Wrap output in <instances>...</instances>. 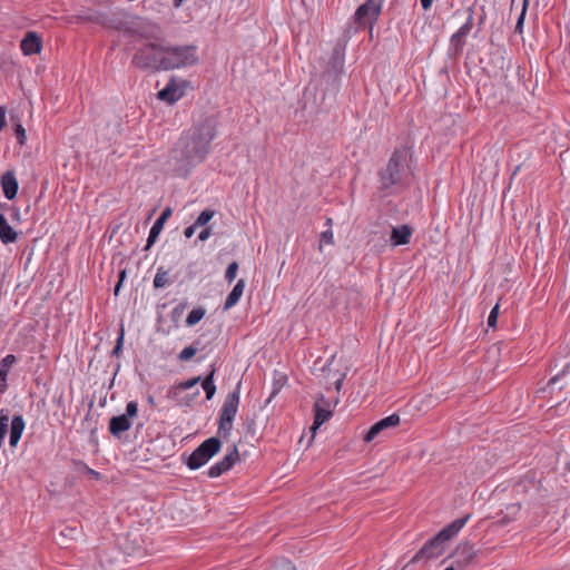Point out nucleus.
I'll return each instance as SVG.
<instances>
[{
  "instance_id": "f257e3e1",
  "label": "nucleus",
  "mask_w": 570,
  "mask_h": 570,
  "mask_svg": "<svg viewBox=\"0 0 570 570\" xmlns=\"http://www.w3.org/2000/svg\"><path fill=\"white\" fill-rule=\"evenodd\" d=\"M217 122L207 117L189 134L181 136L170 153V164L178 176H187L190 169L202 164L212 151V141L217 135Z\"/></svg>"
},
{
  "instance_id": "393cba45",
  "label": "nucleus",
  "mask_w": 570,
  "mask_h": 570,
  "mask_svg": "<svg viewBox=\"0 0 570 570\" xmlns=\"http://www.w3.org/2000/svg\"><path fill=\"white\" fill-rule=\"evenodd\" d=\"M153 284L155 288H164L169 285V272L166 271L163 266L158 267Z\"/></svg>"
},
{
  "instance_id": "49530a36",
  "label": "nucleus",
  "mask_w": 570,
  "mask_h": 570,
  "mask_svg": "<svg viewBox=\"0 0 570 570\" xmlns=\"http://www.w3.org/2000/svg\"><path fill=\"white\" fill-rule=\"evenodd\" d=\"M197 227H198V226H195V223H194L193 225L188 226V227L185 229V232H184L185 236H186L187 238H190V237L194 235V233H195V230H196V228H197Z\"/></svg>"
},
{
  "instance_id": "b1692460",
  "label": "nucleus",
  "mask_w": 570,
  "mask_h": 570,
  "mask_svg": "<svg viewBox=\"0 0 570 570\" xmlns=\"http://www.w3.org/2000/svg\"><path fill=\"white\" fill-rule=\"evenodd\" d=\"M465 46V38L454 32L450 38L449 52L452 56H459L462 53Z\"/></svg>"
},
{
  "instance_id": "f3484780",
  "label": "nucleus",
  "mask_w": 570,
  "mask_h": 570,
  "mask_svg": "<svg viewBox=\"0 0 570 570\" xmlns=\"http://www.w3.org/2000/svg\"><path fill=\"white\" fill-rule=\"evenodd\" d=\"M1 187L7 199L12 200L17 196L19 185L12 171L2 175Z\"/></svg>"
},
{
  "instance_id": "ea45409f",
  "label": "nucleus",
  "mask_w": 570,
  "mask_h": 570,
  "mask_svg": "<svg viewBox=\"0 0 570 570\" xmlns=\"http://www.w3.org/2000/svg\"><path fill=\"white\" fill-rule=\"evenodd\" d=\"M282 385H283V383H281V380L277 382H274L273 390H272L268 399L265 401V406H267L272 402V400L279 393Z\"/></svg>"
},
{
  "instance_id": "4468645a",
  "label": "nucleus",
  "mask_w": 570,
  "mask_h": 570,
  "mask_svg": "<svg viewBox=\"0 0 570 570\" xmlns=\"http://www.w3.org/2000/svg\"><path fill=\"white\" fill-rule=\"evenodd\" d=\"M171 214H173L171 208L166 207L163 210V213L160 214V216L156 219V222L154 223V225L151 226V228L149 230L146 248L151 247L156 243L159 234L161 233V230L164 228L166 220L171 216Z\"/></svg>"
},
{
  "instance_id": "6e6552de",
  "label": "nucleus",
  "mask_w": 570,
  "mask_h": 570,
  "mask_svg": "<svg viewBox=\"0 0 570 570\" xmlns=\"http://www.w3.org/2000/svg\"><path fill=\"white\" fill-rule=\"evenodd\" d=\"M385 0H365L354 13V21L358 27L373 26L379 20Z\"/></svg>"
},
{
  "instance_id": "e433bc0d",
  "label": "nucleus",
  "mask_w": 570,
  "mask_h": 570,
  "mask_svg": "<svg viewBox=\"0 0 570 570\" xmlns=\"http://www.w3.org/2000/svg\"><path fill=\"white\" fill-rule=\"evenodd\" d=\"M124 336H125V333H124V330L121 328V331L117 337L116 345L112 348V352H111L112 355L119 356V354L121 353L122 345H124Z\"/></svg>"
},
{
  "instance_id": "423d86ee",
  "label": "nucleus",
  "mask_w": 570,
  "mask_h": 570,
  "mask_svg": "<svg viewBox=\"0 0 570 570\" xmlns=\"http://www.w3.org/2000/svg\"><path fill=\"white\" fill-rule=\"evenodd\" d=\"M165 70L184 68L195 65L198 60L194 46H165Z\"/></svg>"
},
{
  "instance_id": "37998d69",
  "label": "nucleus",
  "mask_w": 570,
  "mask_h": 570,
  "mask_svg": "<svg viewBox=\"0 0 570 570\" xmlns=\"http://www.w3.org/2000/svg\"><path fill=\"white\" fill-rule=\"evenodd\" d=\"M321 243H325L328 245L334 243L332 229H326L321 234Z\"/></svg>"
},
{
  "instance_id": "79ce46f5",
  "label": "nucleus",
  "mask_w": 570,
  "mask_h": 570,
  "mask_svg": "<svg viewBox=\"0 0 570 570\" xmlns=\"http://www.w3.org/2000/svg\"><path fill=\"white\" fill-rule=\"evenodd\" d=\"M60 534L69 539H76L78 534L77 528L66 527L60 531Z\"/></svg>"
},
{
  "instance_id": "473e14b6",
  "label": "nucleus",
  "mask_w": 570,
  "mask_h": 570,
  "mask_svg": "<svg viewBox=\"0 0 570 570\" xmlns=\"http://www.w3.org/2000/svg\"><path fill=\"white\" fill-rule=\"evenodd\" d=\"M507 511H508V514L504 515L502 519H501V523L505 524L508 522H510L511 520L514 519V517L519 513L520 511V505L519 504H511L507 508Z\"/></svg>"
},
{
  "instance_id": "8fccbe9b",
  "label": "nucleus",
  "mask_w": 570,
  "mask_h": 570,
  "mask_svg": "<svg viewBox=\"0 0 570 570\" xmlns=\"http://www.w3.org/2000/svg\"><path fill=\"white\" fill-rule=\"evenodd\" d=\"M199 395V390H197L193 396L188 397L186 401L183 402L184 405H190L191 402Z\"/></svg>"
},
{
  "instance_id": "9b49d317",
  "label": "nucleus",
  "mask_w": 570,
  "mask_h": 570,
  "mask_svg": "<svg viewBox=\"0 0 570 570\" xmlns=\"http://www.w3.org/2000/svg\"><path fill=\"white\" fill-rule=\"evenodd\" d=\"M238 460L239 453L237 446L234 445L230 452L208 469L207 475L212 479L218 478L223 473L229 471Z\"/></svg>"
},
{
  "instance_id": "3c124183",
  "label": "nucleus",
  "mask_w": 570,
  "mask_h": 570,
  "mask_svg": "<svg viewBox=\"0 0 570 570\" xmlns=\"http://www.w3.org/2000/svg\"><path fill=\"white\" fill-rule=\"evenodd\" d=\"M343 379H344V376L340 377V379L335 382V387H336V390H337V391H340V390H341V387H342Z\"/></svg>"
},
{
  "instance_id": "7c9ffc66",
  "label": "nucleus",
  "mask_w": 570,
  "mask_h": 570,
  "mask_svg": "<svg viewBox=\"0 0 570 570\" xmlns=\"http://www.w3.org/2000/svg\"><path fill=\"white\" fill-rule=\"evenodd\" d=\"M202 381L200 376H196L186 381H183L177 384L176 389L180 391H187L193 389L195 385H197Z\"/></svg>"
},
{
  "instance_id": "6e6d98bb",
  "label": "nucleus",
  "mask_w": 570,
  "mask_h": 570,
  "mask_svg": "<svg viewBox=\"0 0 570 570\" xmlns=\"http://www.w3.org/2000/svg\"><path fill=\"white\" fill-rule=\"evenodd\" d=\"M444 570H455L453 566L445 568Z\"/></svg>"
},
{
  "instance_id": "2f4dec72",
  "label": "nucleus",
  "mask_w": 570,
  "mask_h": 570,
  "mask_svg": "<svg viewBox=\"0 0 570 570\" xmlns=\"http://www.w3.org/2000/svg\"><path fill=\"white\" fill-rule=\"evenodd\" d=\"M570 375V362L567 363L563 368L558 373L556 374L554 376H552L549 381V385H554L557 382H559L561 379H566Z\"/></svg>"
},
{
  "instance_id": "bb28decb",
  "label": "nucleus",
  "mask_w": 570,
  "mask_h": 570,
  "mask_svg": "<svg viewBox=\"0 0 570 570\" xmlns=\"http://www.w3.org/2000/svg\"><path fill=\"white\" fill-rule=\"evenodd\" d=\"M205 314L206 311L203 307L191 309L186 318L187 326H194L199 323L204 318Z\"/></svg>"
},
{
  "instance_id": "c9c22d12",
  "label": "nucleus",
  "mask_w": 570,
  "mask_h": 570,
  "mask_svg": "<svg viewBox=\"0 0 570 570\" xmlns=\"http://www.w3.org/2000/svg\"><path fill=\"white\" fill-rule=\"evenodd\" d=\"M500 305L495 304L488 316V326L495 328Z\"/></svg>"
},
{
  "instance_id": "a18cd8bd",
  "label": "nucleus",
  "mask_w": 570,
  "mask_h": 570,
  "mask_svg": "<svg viewBox=\"0 0 570 570\" xmlns=\"http://www.w3.org/2000/svg\"><path fill=\"white\" fill-rule=\"evenodd\" d=\"M210 234H212V229H210L209 227H206V228H204V229L199 233V235H198V239H199L200 242H205V240L210 236Z\"/></svg>"
},
{
  "instance_id": "39448f33",
  "label": "nucleus",
  "mask_w": 570,
  "mask_h": 570,
  "mask_svg": "<svg viewBox=\"0 0 570 570\" xmlns=\"http://www.w3.org/2000/svg\"><path fill=\"white\" fill-rule=\"evenodd\" d=\"M240 386L242 382L239 381L235 390L226 396L219 412L218 433L224 438H227L233 429V422L237 414L240 400Z\"/></svg>"
},
{
  "instance_id": "58836bf2",
  "label": "nucleus",
  "mask_w": 570,
  "mask_h": 570,
  "mask_svg": "<svg viewBox=\"0 0 570 570\" xmlns=\"http://www.w3.org/2000/svg\"><path fill=\"white\" fill-rule=\"evenodd\" d=\"M159 33V28L156 24H150V30L142 32L141 36L146 39H158Z\"/></svg>"
},
{
  "instance_id": "4d7b16f0",
  "label": "nucleus",
  "mask_w": 570,
  "mask_h": 570,
  "mask_svg": "<svg viewBox=\"0 0 570 570\" xmlns=\"http://www.w3.org/2000/svg\"><path fill=\"white\" fill-rule=\"evenodd\" d=\"M568 470H569V472H570V463L568 464Z\"/></svg>"
},
{
  "instance_id": "603ef678",
  "label": "nucleus",
  "mask_w": 570,
  "mask_h": 570,
  "mask_svg": "<svg viewBox=\"0 0 570 570\" xmlns=\"http://www.w3.org/2000/svg\"><path fill=\"white\" fill-rule=\"evenodd\" d=\"M185 0H174V7L179 8Z\"/></svg>"
},
{
  "instance_id": "a211bd4d",
  "label": "nucleus",
  "mask_w": 570,
  "mask_h": 570,
  "mask_svg": "<svg viewBox=\"0 0 570 570\" xmlns=\"http://www.w3.org/2000/svg\"><path fill=\"white\" fill-rule=\"evenodd\" d=\"M26 423L22 415H14L10 424V446L14 448L21 439Z\"/></svg>"
},
{
  "instance_id": "72a5a7b5",
  "label": "nucleus",
  "mask_w": 570,
  "mask_h": 570,
  "mask_svg": "<svg viewBox=\"0 0 570 570\" xmlns=\"http://www.w3.org/2000/svg\"><path fill=\"white\" fill-rule=\"evenodd\" d=\"M238 271V264L236 262H232L225 272V279L230 284L235 281Z\"/></svg>"
},
{
  "instance_id": "5701e85b",
  "label": "nucleus",
  "mask_w": 570,
  "mask_h": 570,
  "mask_svg": "<svg viewBox=\"0 0 570 570\" xmlns=\"http://www.w3.org/2000/svg\"><path fill=\"white\" fill-rule=\"evenodd\" d=\"M332 416V412L325 407H322L320 402L315 403V417L313 429L321 426L323 423L328 421Z\"/></svg>"
},
{
  "instance_id": "de8ad7c7",
  "label": "nucleus",
  "mask_w": 570,
  "mask_h": 570,
  "mask_svg": "<svg viewBox=\"0 0 570 570\" xmlns=\"http://www.w3.org/2000/svg\"><path fill=\"white\" fill-rule=\"evenodd\" d=\"M126 276V272L122 271L120 273V277H119V282L117 283V285L115 286V295H118L119 294V291H120V287H121V283H122V279L125 278Z\"/></svg>"
},
{
  "instance_id": "9d476101",
  "label": "nucleus",
  "mask_w": 570,
  "mask_h": 570,
  "mask_svg": "<svg viewBox=\"0 0 570 570\" xmlns=\"http://www.w3.org/2000/svg\"><path fill=\"white\" fill-rule=\"evenodd\" d=\"M186 83L184 80L171 78L164 89L158 91V98L167 104L177 102L185 95Z\"/></svg>"
},
{
  "instance_id": "f704fd0d",
  "label": "nucleus",
  "mask_w": 570,
  "mask_h": 570,
  "mask_svg": "<svg viewBox=\"0 0 570 570\" xmlns=\"http://www.w3.org/2000/svg\"><path fill=\"white\" fill-rule=\"evenodd\" d=\"M269 570H296L295 566L288 559H281L273 568Z\"/></svg>"
},
{
  "instance_id": "f03ea898",
  "label": "nucleus",
  "mask_w": 570,
  "mask_h": 570,
  "mask_svg": "<svg viewBox=\"0 0 570 570\" xmlns=\"http://www.w3.org/2000/svg\"><path fill=\"white\" fill-rule=\"evenodd\" d=\"M469 519L470 514H466L462 518L455 519L443 528L438 534L424 543V546L412 558V562H420L421 560L429 561L441 557L445 551L448 541L461 531Z\"/></svg>"
},
{
  "instance_id": "aec40b11",
  "label": "nucleus",
  "mask_w": 570,
  "mask_h": 570,
  "mask_svg": "<svg viewBox=\"0 0 570 570\" xmlns=\"http://www.w3.org/2000/svg\"><path fill=\"white\" fill-rule=\"evenodd\" d=\"M17 357L12 354L6 355L0 361V393H3L7 390V376L10 367L16 364Z\"/></svg>"
},
{
  "instance_id": "6ab92c4d",
  "label": "nucleus",
  "mask_w": 570,
  "mask_h": 570,
  "mask_svg": "<svg viewBox=\"0 0 570 570\" xmlns=\"http://www.w3.org/2000/svg\"><path fill=\"white\" fill-rule=\"evenodd\" d=\"M18 238L17 232L10 226L7 218L0 213V239L3 244L14 243Z\"/></svg>"
},
{
  "instance_id": "cd10ccee",
  "label": "nucleus",
  "mask_w": 570,
  "mask_h": 570,
  "mask_svg": "<svg viewBox=\"0 0 570 570\" xmlns=\"http://www.w3.org/2000/svg\"><path fill=\"white\" fill-rule=\"evenodd\" d=\"M197 352H198V348L195 345H189L179 352L177 358L180 362H188L196 355Z\"/></svg>"
},
{
  "instance_id": "2eb2a0df",
  "label": "nucleus",
  "mask_w": 570,
  "mask_h": 570,
  "mask_svg": "<svg viewBox=\"0 0 570 570\" xmlns=\"http://www.w3.org/2000/svg\"><path fill=\"white\" fill-rule=\"evenodd\" d=\"M20 48L26 56L39 53L42 48L41 39L36 32H28L21 40Z\"/></svg>"
},
{
  "instance_id": "c85d7f7f",
  "label": "nucleus",
  "mask_w": 570,
  "mask_h": 570,
  "mask_svg": "<svg viewBox=\"0 0 570 570\" xmlns=\"http://www.w3.org/2000/svg\"><path fill=\"white\" fill-rule=\"evenodd\" d=\"M528 4H529V0H523V7H522V10L518 17V20H517V23H515V27H514V32L518 33V35H522L523 33V24H524V19H525V13H527V8H528Z\"/></svg>"
},
{
  "instance_id": "dca6fc26",
  "label": "nucleus",
  "mask_w": 570,
  "mask_h": 570,
  "mask_svg": "<svg viewBox=\"0 0 570 570\" xmlns=\"http://www.w3.org/2000/svg\"><path fill=\"white\" fill-rule=\"evenodd\" d=\"M412 234L413 229L409 225H400L392 228L390 239L393 246L407 245Z\"/></svg>"
},
{
  "instance_id": "864d4df0",
  "label": "nucleus",
  "mask_w": 570,
  "mask_h": 570,
  "mask_svg": "<svg viewBox=\"0 0 570 570\" xmlns=\"http://www.w3.org/2000/svg\"><path fill=\"white\" fill-rule=\"evenodd\" d=\"M325 224L328 226V229H331V227L333 225L332 218H326V223Z\"/></svg>"
},
{
  "instance_id": "20e7f679",
  "label": "nucleus",
  "mask_w": 570,
  "mask_h": 570,
  "mask_svg": "<svg viewBox=\"0 0 570 570\" xmlns=\"http://www.w3.org/2000/svg\"><path fill=\"white\" fill-rule=\"evenodd\" d=\"M165 46L158 42H148L137 49L131 63L141 70H165Z\"/></svg>"
},
{
  "instance_id": "7ed1b4c3",
  "label": "nucleus",
  "mask_w": 570,
  "mask_h": 570,
  "mask_svg": "<svg viewBox=\"0 0 570 570\" xmlns=\"http://www.w3.org/2000/svg\"><path fill=\"white\" fill-rule=\"evenodd\" d=\"M411 176L412 171L407 164L406 154L402 150H395L386 167L379 174L381 188L389 190L394 186H407Z\"/></svg>"
},
{
  "instance_id": "f8f14e48",
  "label": "nucleus",
  "mask_w": 570,
  "mask_h": 570,
  "mask_svg": "<svg viewBox=\"0 0 570 570\" xmlns=\"http://www.w3.org/2000/svg\"><path fill=\"white\" fill-rule=\"evenodd\" d=\"M400 415L396 414V413H393L380 421H377L376 423H374L370 430L366 432L365 436H364V441L365 442H372L373 440L376 439V436L390 429V428H395L400 424Z\"/></svg>"
},
{
  "instance_id": "ddd939ff",
  "label": "nucleus",
  "mask_w": 570,
  "mask_h": 570,
  "mask_svg": "<svg viewBox=\"0 0 570 570\" xmlns=\"http://www.w3.org/2000/svg\"><path fill=\"white\" fill-rule=\"evenodd\" d=\"M476 556V551L474 550V547L470 544L469 542L460 543L454 553V563L460 569H463L472 563Z\"/></svg>"
},
{
  "instance_id": "4be33fe9",
  "label": "nucleus",
  "mask_w": 570,
  "mask_h": 570,
  "mask_svg": "<svg viewBox=\"0 0 570 570\" xmlns=\"http://www.w3.org/2000/svg\"><path fill=\"white\" fill-rule=\"evenodd\" d=\"M215 367L210 370V372L205 376V379L202 381L203 390L206 393V400H212L213 396L216 393V385L214 383V375H215Z\"/></svg>"
},
{
  "instance_id": "c03bdc74",
  "label": "nucleus",
  "mask_w": 570,
  "mask_h": 570,
  "mask_svg": "<svg viewBox=\"0 0 570 570\" xmlns=\"http://www.w3.org/2000/svg\"><path fill=\"white\" fill-rule=\"evenodd\" d=\"M6 126V108L3 106H0V130H2Z\"/></svg>"
},
{
  "instance_id": "c756f323",
  "label": "nucleus",
  "mask_w": 570,
  "mask_h": 570,
  "mask_svg": "<svg viewBox=\"0 0 570 570\" xmlns=\"http://www.w3.org/2000/svg\"><path fill=\"white\" fill-rule=\"evenodd\" d=\"M214 212L210 209L203 210L197 219L195 220V226L202 227L207 225V223L213 218Z\"/></svg>"
},
{
  "instance_id": "412c9836",
  "label": "nucleus",
  "mask_w": 570,
  "mask_h": 570,
  "mask_svg": "<svg viewBox=\"0 0 570 570\" xmlns=\"http://www.w3.org/2000/svg\"><path fill=\"white\" fill-rule=\"evenodd\" d=\"M245 285H246V283L244 279H239L236 283L234 288L230 291V293L227 295V297L225 299L224 309L227 311L238 303V301L240 299V297L244 293Z\"/></svg>"
},
{
  "instance_id": "5fc2aeb1",
  "label": "nucleus",
  "mask_w": 570,
  "mask_h": 570,
  "mask_svg": "<svg viewBox=\"0 0 570 570\" xmlns=\"http://www.w3.org/2000/svg\"><path fill=\"white\" fill-rule=\"evenodd\" d=\"M148 402H149L150 404H153V403H154V397H153V396H149Z\"/></svg>"
},
{
  "instance_id": "a878e982",
  "label": "nucleus",
  "mask_w": 570,
  "mask_h": 570,
  "mask_svg": "<svg viewBox=\"0 0 570 570\" xmlns=\"http://www.w3.org/2000/svg\"><path fill=\"white\" fill-rule=\"evenodd\" d=\"M468 18L465 22L455 31L458 35H460L463 38H466L468 35L471 32L473 23H474V17H473V9L470 7L468 8Z\"/></svg>"
},
{
  "instance_id": "4c0bfd02",
  "label": "nucleus",
  "mask_w": 570,
  "mask_h": 570,
  "mask_svg": "<svg viewBox=\"0 0 570 570\" xmlns=\"http://www.w3.org/2000/svg\"><path fill=\"white\" fill-rule=\"evenodd\" d=\"M76 464L81 469L83 470L87 474H89L91 478L94 479H99L100 478V473L91 468H89L86 463L81 462V461H77Z\"/></svg>"
},
{
  "instance_id": "a19ab883",
  "label": "nucleus",
  "mask_w": 570,
  "mask_h": 570,
  "mask_svg": "<svg viewBox=\"0 0 570 570\" xmlns=\"http://www.w3.org/2000/svg\"><path fill=\"white\" fill-rule=\"evenodd\" d=\"M14 132H16V136H17V139H18L19 144L23 145L24 140H26V130L22 127V125L18 124L16 126Z\"/></svg>"
},
{
  "instance_id": "0eeeda50",
  "label": "nucleus",
  "mask_w": 570,
  "mask_h": 570,
  "mask_svg": "<svg viewBox=\"0 0 570 570\" xmlns=\"http://www.w3.org/2000/svg\"><path fill=\"white\" fill-rule=\"evenodd\" d=\"M220 446V440L215 436L205 440L187 458L186 465L190 470H198L219 452Z\"/></svg>"
},
{
  "instance_id": "1a4fd4ad",
  "label": "nucleus",
  "mask_w": 570,
  "mask_h": 570,
  "mask_svg": "<svg viewBox=\"0 0 570 570\" xmlns=\"http://www.w3.org/2000/svg\"><path fill=\"white\" fill-rule=\"evenodd\" d=\"M138 414V403L136 401H130L126 405V413L117 416H112L109 421V432L116 436L120 438L121 434L128 431L131 428V417L137 416Z\"/></svg>"
},
{
  "instance_id": "09e8293b",
  "label": "nucleus",
  "mask_w": 570,
  "mask_h": 570,
  "mask_svg": "<svg viewBox=\"0 0 570 570\" xmlns=\"http://www.w3.org/2000/svg\"><path fill=\"white\" fill-rule=\"evenodd\" d=\"M434 0H420L423 10L428 11L431 9Z\"/></svg>"
}]
</instances>
